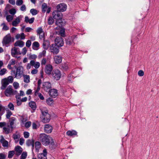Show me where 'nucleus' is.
<instances>
[{
  "instance_id": "nucleus-61",
  "label": "nucleus",
  "mask_w": 159,
  "mask_h": 159,
  "mask_svg": "<svg viewBox=\"0 0 159 159\" xmlns=\"http://www.w3.org/2000/svg\"><path fill=\"white\" fill-rule=\"evenodd\" d=\"M38 34L43 32V31L41 27L39 28L37 31Z\"/></svg>"
},
{
  "instance_id": "nucleus-59",
  "label": "nucleus",
  "mask_w": 159,
  "mask_h": 159,
  "mask_svg": "<svg viewBox=\"0 0 159 159\" xmlns=\"http://www.w3.org/2000/svg\"><path fill=\"white\" fill-rule=\"evenodd\" d=\"M20 10L22 11H25L26 10V8L25 5L23 4L20 7Z\"/></svg>"
},
{
  "instance_id": "nucleus-20",
  "label": "nucleus",
  "mask_w": 159,
  "mask_h": 159,
  "mask_svg": "<svg viewBox=\"0 0 159 159\" xmlns=\"http://www.w3.org/2000/svg\"><path fill=\"white\" fill-rule=\"evenodd\" d=\"M1 137L0 142L2 143V146L4 147L7 148L8 145V142L4 139L2 136H1Z\"/></svg>"
},
{
  "instance_id": "nucleus-4",
  "label": "nucleus",
  "mask_w": 159,
  "mask_h": 159,
  "mask_svg": "<svg viewBox=\"0 0 159 159\" xmlns=\"http://www.w3.org/2000/svg\"><path fill=\"white\" fill-rule=\"evenodd\" d=\"M32 66H34L35 69H37L40 66V63L39 62L36 61L34 60H31L30 63L27 64L26 68L27 69H30Z\"/></svg>"
},
{
  "instance_id": "nucleus-25",
  "label": "nucleus",
  "mask_w": 159,
  "mask_h": 159,
  "mask_svg": "<svg viewBox=\"0 0 159 159\" xmlns=\"http://www.w3.org/2000/svg\"><path fill=\"white\" fill-rule=\"evenodd\" d=\"M40 46V44L38 42H34L32 44V48L33 49L35 50H38Z\"/></svg>"
},
{
  "instance_id": "nucleus-53",
  "label": "nucleus",
  "mask_w": 159,
  "mask_h": 159,
  "mask_svg": "<svg viewBox=\"0 0 159 159\" xmlns=\"http://www.w3.org/2000/svg\"><path fill=\"white\" fill-rule=\"evenodd\" d=\"M46 62H47V61H46V58H43L42 59V60L41 61V65L42 66L45 65H46Z\"/></svg>"
},
{
  "instance_id": "nucleus-21",
  "label": "nucleus",
  "mask_w": 159,
  "mask_h": 159,
  "mask_svg": "<svg viewBox=\"0 0 159 159\" xmlns=\"http://www.w3.org/2000/svg\"><path fill=\"white\" fill-rule=\"evenodd\" d=\"M55 63L57 64H60L62 61V57L59 55L55 56L54 57Z\"/></svg>"
},
{
  "instance_id": "nucleus-5",
  "label": "nucleus",
  "mask_w": 159,
  "mask_h": 159,
  "mask_svg": "<svg viewBox=\"0 0 159 159\" xmlns=\"http://www.w3.org/2000/svg\"><path fill=\"white\" fill-rule=\"evenodd\" d=\"M52 75L54 80H58L61 77V71L58 70H55L52 71Z\"/></svg>"
},
{
  "instance_id": "nucleus-15",
  "label": "nucleus",
  "mask_w": 159,
  "mask_h": 159,
  "mask_svg": "<svg viewBox=\"0 0 159 159\" xmlns=\"http://www.w3.org/2000/svg\"><path fill=\"white\" fill-rule=\"evenodd\" d=\"M51 88V84L48 82H44L43 84V89L46 91H48Z\"/></svg>"
},
{
  "instance_id": "nucleus-46",
  "label": "nucleus",
  "mask_w": 159,
  "mask_h": 159,
  "mask_svg": "<svg viewBox=\"0 0 159 159\" xmlns=\"http://www.w3.org/2000/svg\"><path fill=\"white\" fill-rule=\"evenodd\" d=\"M30 12L33 15H35L38 13L37 11L34 9H32L30 10Z\"/></svg>"
},
{
  "instance_id": "nucleus-6",
  "label": "nucleus",
  "mask_w": 159,
  "mask_h": 159,
  "mask_svg": "<svg viewBox=\"0 0 159 159\" xmlns=\"http://www.w3.org/2000/svg\"><path fill=\"white\" fill-rule=\"evenodd\" d=\"M11 42V38L10 35L8 34L3 38L2 42L3 45L7 46Z\"/></svg>"
},
{
  "instance_id": "nucleus-3",
  "label": "nucleus",
  "mask_w": 159,
  "mask_h": 159,
  "mask_svg": "<svg viewBox=\"0 0 159 159\" xmlns=\"http://www.w3.org/2000/svg\"><path fill=\"white\" fill-rule=\"evenodd\" d=\"M14 73L15 74V77L17 79H20L24 75V68L23 66H20L16 68V73L15 71H13Z\"/></svg>"
},
{
  "instance_id": "nucleus-42",
  "label": "nucleus",
  "mask_w": 159,
  "mask_h": 159,
  "mask_svg": "<svg viewBox=\"0 0 159 159\" xmlns=\"http://www.w3.org/2000/svg\"><path fill=\"white\" fill-rule=\"evenodd\" d=\"M37 57V56L35 54H30L29 56V59L31 60H34Z\"/></svg>"
},
{
  "instance_id": "nucleus-16",
  "label": "nucleus",
  "mask_w": 159,
  "mask_h": 159,
  "mask_svg": "<svg viewBox=\"0 0 159 159\" xmlns=\"http://www.w3.org/2000/svg\"><path fill=\"white\" fill-rule=\"evenodd\" d=\"M49 93L50 96L55 98L58 95L57 90L55 89H52L49 91Z\"/></svg>"
},
{
  "instance_id": "nucleus-7",
  "label": "nucleus",
  "mask_w": 159,
  "mask_h": 159,
  "mask_svg": "<svg viewBox=\"0 0 159 159\" xmlns=\"http://www.w3.org/2000/svg\"><path fill=\"white\" fill-rule=\"evenodd\" d=\"M51 52L54 54H57L59 51V47L55 44H52L50 46Z\"/></svg>"
},
{
  "instance_id": "nucleus-23",
  "label": "nucleus",
  "mask_w": 159,
  "mask_h": 159,
  "mask_svg": "<svg viewBox=\"0 0 159 159\" xmlns=\"http://www.w3.org/2000/svg\"><path fill=\"white\" fill-rule=\"evenodd\" d=\"M43 47L44 49H47L50 45L49 42L47 40H43Z\"/></svg>"
},
{
  "instance_id": "nucleus-51",
  "label": "nucleus",
  "mask_w": 159,
  "mask_h": 159,
  "mask_svg": "<svg viewBox=\"0 0 159 159\" xmlns=\"http://www.w3.org/2000/svg\"><path fill=\"white\" fill-rule=\"evenodd\" d=\"M39 34V38L40 39L43 40L45 39V34L44 32Z\"/></svg>"
},
{
  "instance_id": "nucleus-9",
  "label": "nucleus",
  "mask_w": 159,
  "mask_h": 159,
  "mask_svg": "<svg viewBox=\"0 0 159 159\" xmlns=\"http://www.w3.org/2000/svg\"><path fill=\"white\" fill-rule=\"evenodd\" d=\"M52 15L54 19L57 20L58 19H62V14L58 10L53 11L52 13Z\"/></svg>"
},
{
  "instance_id": "nucleus-14",
  "label": "nucleus",
  "mask_w": 159,
  "mask_h": 159,
  "mask_svg": "<svg viewBox=\"0 0 159 159\" xmlns=\"http://www.w3.org/2000/svg\"><path fill=\"white\" fill-rule=\"evenodd\" d=\"M76 38L75 36H72L69 37L66 40V44L69 45H73L74 44V40Z\"/></svg>"
},
{
  "instance_id": "nucleus-30",
  "label": "nucleus",
  "mask_w": 159,
  "mask_h": 159,
  "mask_svg": "<svg viewBox=\"0 0 159 159\" xmlns=\"http://www.w3.org/2000/svg\"><path fill=\"white\" fill-rule=\"evenodd\" d=\"M63 23V22L62 21V19H58L56 20V21L55 22L56 25L61 27L62 26Z\"/></svg>"
},
{
  "instance_id": "nucleus-27",
  "label": "nucleus",
  "mask_w": 159,
  "mask_h": 159,
  "mask_svg": "<svg viewBox=\"0 0 159 159\" xmlns=\"http://www.w3.org/2000/svg\"><path fill=\"white\" fill-rule=\"evenodd\" d=\"M24 45V43L23 41L18 40L14 43V46L16 47L19 46L20 47H23Z\"/></svg>"
},
{
  "instance_id": "nucleus-58",
  "label": "nucleus",
  "mask_w": 159,
  "mask_h": 159,
  "mask_svg": "<svg viewBox=\"0 0 159 159\" xmlns=\"http://www.w3.org/2000/svg\"><path fill=\"white\" fill-rule=\"evenodd\" d=\"M38 70L36 69H34L31 71V73L32 75L36 74L38 72Z\"/></svg>"
},
{
  "instance_id": "nucleus-56",
  "label": "nucleus",
  "mask_w": 159,
  "mask_h": 159,
  "mask_svg": "<svg viewBox=\"0 0 159 159\" xmlns=\"http://www.w3.org/2000/svg\"><path fill=\"white\" fill-rule=\"evenodd\" d=\"M13 86L15 89H17L19 87V84L17 82H14L13 83Z\"/></svg>"
},
{
  "instance_id": "nucleus-18",
  "label": "nucleus",
  "mask_w": 159,
  "mask_h": 159,
  "mask_svg": "<svg viewBox=\"0 0 159 159\" xmlns=\"http://www.w3.org/2000/svg\"><path fill=\"white\" fill-rule=\"evenodd\" d=\"M8 81L7 79H4L2 80V86L1 89L3 90L5 89L7 85L9 84Z\"/></svg>"
},
{
  "instance_id": "nucleus-38",
  "label": "nucleus",
  "mask_w": 159,
  "mask_h": 159,
  "mask_svg": "<svg viewBox=\"0 0 159 159\" xmlns=\"http://www.w3.org/2000/svg\"><path fill=\"white\" fill-rule=\"evenodd\" d=\"M48 6L47 4L43 3L42 6V12L43 13L45 12L47 9L48 8Z\"/></svg>"
},
{
  "instance_id": "nucleus-35",
  "label": "nucleus",
  "mask_w": 159,
  "mask_h": 159,
  "mask_svg": "<svg viewBox=\"0 0 159 159\" xmlns=\"http://www.w3.org/2000/svg\"><path fill=\"white\" fill-rule=\"evenodd\" d=\"M35 148L37 151L39 152V149L41 147V143L40 142L37 141L35 143Z\"/></svg>"
},
{
  "instance_id": "nucleus-50",
  "label": "nucleus",
  "mask_w": 159,
  "mask_h": 159,
  "mask_svg": "<svg viewBox=\"0 0 159 159\" xmlns=\"http://www.w3.org/2000/svg\"><path fill=\"white\" fill-rule=\"evenodd\" d=\"M9 13L12 15L13 16V15L16 13V9L14 8L11 9H10L9 10Z\"/></svg>"
},
{
  "instance_id": "nucleus-39",
  "label": "nucleus",
  "mask_w": 159,
  "mask_h": 159,
  "mask_svg": "<svg viewBox=\"0 0 159 159\" xmlns=\"http://www.w3.org/2000/svg\"><path fill=\"white\" fill-rule=\"evenodd\" d=\"M54 20L53 18L50 16L49 17L48 19V23L49 25H52L54 22Z\"/></svg>"
},
{
  "instance_id": "nucleus-22",
  "label": "nucleus",
  "mask_w": 159,
  "mask_h": 159,
  "mask_svg": "<svg viewBox=\"0 0 159 159\" xmlns=\"http://www.w3.org/2000/svg\"><path fill=\"white\" fill-rule=\"evenodd\" d=\"M10 127L8 125H7L3 128V132L6 134H8L10 132Z\"/></svg>"
},
{
  "instance_id": "nucleus-44",
  "label": "nucleus",
  "mask_w": 159,
  "mask_h": 159,
  "mask_svg": "<svg viewBox=\"0 0 159 159\" xmlns=\"http://www.w3.org/2000/svg\"><path fill=\"white\" fill-rule=\"evenodd\" d=\"M1 26H3L2 29L4 30H9V27L6 25L4 23H3L1 25Z\"/></svg>"
},
{
  "instance_id": "nucleus-52",
  "label": "nucleus",
  "mask_w": 159,
  "mask_h": 159,
  "mask_svg": "<svg viewBox=\"0 0 159 159\" xmlns=\"http://www.w3.org/2000/svg\"><path fill=\"white\" fill-rule=\"evenodd\" d=\"M8 107L11 110H14V105L11 103H10L8 105Z\"/></svg>"
},
{
  "instance_id": "nucleus-26",
  "label": "nucleus",
  "mask_w": 159,
  "mask_h": 159,
  "mask_svg": "<svg viewBox=\"0 0 159 159\" xmlns=\"http://www.w3.org/2000/svg\"><path fill=\"white\" fill-rule=\"evenodd\" d=\"M77 132L75 130H68L66 132V134L69 136H73L77 135Z\"/></svg>"
},
{
  "instance_id": "nucleus-10",
  "label": "nucleus",
  "mask_w": 159,
  "mask_h": 159,
  "mask_svg": "<svg viewBox=\"0 0 159 159\" xmlns=\"http://www.w3.org/2000/svg\"><path fill=\"white\" fill-rule=\"evenodd\" d=\"M55 44L59 47H62L64 45L63 39L61 37H57L55 40Z\"/></svg>"
},
{
  "instance_id": "nucleus-64",
  "label": "nucleus",
  "mask_w": 159,
  "mask_h": 159,
  "mask_svg": "<svg viewBox=\"0 0 159 159\" xmlns=\"http://www.w3.org/2000/svg\"><path fill=\"white\" fill-rule=\"evenodd\" d=\"M6 156L2 153H0V159H5Z\"/></svg>"
},
{
  "instance_id": "nucleus-47",
  "label": "nucleus",
  "mask_w": 159,
  "mask_h": 159,
  "mask_svg": "<svg viewBox=\"0 0 159 159\" xmlns=\"http://www.w3.org/2000/svg\"><path fill=\"white\" fill-rule=\"evenodd\" d=\"M7 70L5 68H3L0 70V75H4L6 73Z\"/></svg>"
},
{
  "instance_id": "nucleus-2",
  "label": "nucleus",
  "mask_w": 159,
  "mask_h": 159,
  "mask_svg": "<svg viewBox=\"0 0 159 159\" xmlns=\"http://www.w3.org/2000/svg\"><path fill=\"white\" fill-rule=\"evenodd\" d=\"M42 115L40 116L41 121L44 123H47L50 121L51 117L50 115L48 113V111H43V110L41 109Z\"/></svg>"
},
{
  "instance_id": "nucleus-19",
  "label": "nucleus",
  "mask_w": 159,
  "mask_h": 159,
  "mask_svg": "<svg viewBox=\"0 0 159 159\" xmlns=\"http://www.w3.org/2000/svg\"><path fill=\"white\" fill-rule=\"evenodd\" d=\"M52 130V127L49 124L46 125L44 128V130L45 132L47 133H51Z\"/></svg>"
},
{
  "instance_id": "nucleus-54",
  "label": "nucleus",
  "mask_w": 159,
  "mask_h": 159,
  "mask_svg": "<svg viewBox=\"0 0 159 159\" xmlns=\"http://www.w3.org/2000/svg\"><path fill=\"white\" fill-rule=\"evenodd\" d=\"M27 156L26 152H23L21 155L20 159H25Z\"/></svg>"
},
{
  "instance_id": "nucleus-31",
  "label": "nucleus",
  "mask_w": 159,
  "mask_h": 159,
  "mask_svg": "<svg viewBox=\"0 0 159 159\" xmlns=\"http://www.w3.org/2000/svg\"><path fill=\"white\" fill-rule=\"evenodd\" d=\"M20 18L19 17H18L16 18L15 20L12 21V25L14 26H16L20 23Z\"/></svg>"
},
{
  "instance_id": "nucleus-17",
  "label": "nucleus",
  "mask_w": 159,
  "mask_h": 159,
  "mask_svg": "<svg viewBox=\"0 0 159 159\" xmlns=\"http://www.w3.org/2000/svg\"><path fill=\"white\" fill-rule=\"evenodd\" d=\"M53 69L52 66L50 64H48L46 66L45 68V73L48 74H50Z\"/></svg>"
},
{
  "instance_id": "nucleus-12",
  "label": "nucleus",
  "mask_w": 159,
  "mask_h": 159,
  "mask_svg": "<svg viewBox=\"0 0 159 159\" xmlns=\"http://www.w3.org/2000/svg\"><path fill=\"white\" fill-rule=\"evenodd\" d=\"M66 5L64 3H60L57 7V10L61 12L65 11L66 9Z\"/></svg>"
},
{
  "instance_id": "nucleus-36",
  "label": "nucleus",
  "mask_w": 159,
  "mask_h": 159,
  "mask_svg": "<svg viewBox=\"0 0 159 159\" xmlns=\"http://www.w3.org/2000/svg\"><path fill=\"white\" fill-rule=\"evenodd\" d=\"M61 67V69L64 70H66L69 68L68 64L66 63L63 64L62 65Z\"/></svg>"
},
{
  "instance_id": "nucleus-13",
  "label": "nucleus",
  "mask_w": 159,
  "mask_h": 159,
  "mask_svg": "<svg viewBox=\"0 0 159 159\" xmlns=\"http://www.w3.org/2000/svg\"><path fill=\"white\" fill-rule=\"evenodd\" d=\"M47 149L44 148L43 150V153H40L38 155V159H47Z\"/></svg>"
},
{
  "instance_id": "nucleus-37",
  "label": "nucleus",
  "mask_w": 159,
  "mask_h": 159,
  "mask_svg": "<svg viewBox=\"0 0 159 159\" xmlns=\"http://www.w3.org/2000/svg\"><path fill=\"white\" fill-rule=\"evenodd\" d=\"M16 119V118L14 117H12L11 118V120L10 121V125L9 126L11 129H13V125L14 124V121Z\"/></svg>"
},
{
  "instance_id": "nucleus-62",
  "label": "nucleus",
  "mask_w": 159,
  "mask_h": 159,
  "mask_svg": "<svg viewBox=\"0 0 159 159\" xmlns=\"http://www.w3.org/2000/svg\"><path fill=\"white\" fill-rule=\"evenodd\" d=\"M31 44V43L30 40H28L27 41L26 43V45L27 47L28 48H29Z\"/></svg>"
},
{
  "instance_id": "nucleus-57",
  "label": "nucleus",
  "mask_w": 159,
  "mask_h": 159,
  "mask_svg": "<svg viewBox=\"0 0 159 159\" xmlns=\"http://www.w3.org/2000/svg\"><path fill=\"white\" fill-rule=\"evenodd\" d=\"M27 51V49L26 47L22 49V52H21V54H22L24 55H25L26 54Z\"/></svg>"
},
{
  "instance_id": "nucleus-40",
  "label": "nucleus",
  "mask_w": 159,
  "mask_h": 159,
  "mask_svg": "<svg viewBox=\"0 0 159 159\" xmlns=\"http://www.w3.org/2000/svg\"><path fill=\"white\" fill-rule=\"evenodd\" d=\"M46 102L48 105H51L53 104V101L52 98H49L47 99Z\"/></svg>"
},
{
  "instance_id": "nucleus-60",
  "label": "nucleus",
  "mask_w": 159,
  "mask_h": 159,
  "mask_svg": "<svg viewBox=\"0 0 159 159\" xmlns=\"http://www.w3.org/2000/svg\"><path fill=\"white\" fill-rule=\"evenodd\" d=\"M7 79L9 83H12L13 81V78L11 76H9Z\"/></svg>"
},
{
  "instance_id": "nucleus-43",
  "label": "nucleus",
  "mask_w": 159,
  "mask_h": 159,
  "mask_svg": "<svg viewBox=\"0 0 159 159\" xmlns=\"http://www.w3.org/2000/svg\"><path fill=\"white\" fill-rule=\"evenodd\" d=\"M65 30L64 29H61L59 31V35L62 37H65Z\"/></svg>"
},
{
  "instance_id": "nucleus-8",
  "label": "nucleus",
  "mask_w": 159,
  "mask_h": 159,
  "mask_svg": "<svg viewBox=\"0 0 159 159\" xmlns=\"http://www.w3.org/2000/svg\"><path fill=\"white\" fill-rule=\"evenodd\" d=\"M16 92V91H14L12 89L11 86L9 85L6 89L5 92V94L6 96L8 97L14 94Z\"/></svg>"
},
{
  "instance_id": "nucleus-48",
  "label": "nucleus",
  "mask_w": 159,
  "mask_h": 159,
  "mask_svg": "<svg viewBox=\"0 0 159 159\" xmlns=\"http://www.w3.org/2000/svg\"><path fill=\"white\" fill-rule=\"evenodd\" d=\"M12 114V112L10 111H8L6 114V117L7 119H9L11 116Z\"/></svg>"
},
{
  "instance_id": "nucleus-24",
  "label": "nucleus",
  "mask_w": 159,
  "mask_h": 159,
  "mask_svg": "<svg viewBox=\"0 0 159 159\" xmlns=\"http://www.w3.org/2000/svg\"><path fill=\"white\" fill-rule=\"evenodd\" d=\"M20 133L17 131L16 132L15 134L13 135V137L15 140L16 142H17L19 141V139L20 138Z\"/></svg>"
},
{
  "instance_id": "nucleus-29",
  "label": "nucleus",
  "mask_w": 159,
  "mask_h": 159,
  "mask_svg": "<svg viewBox=\"0 0 159 159\" xmlns=\"http://www.w3.org/2000/svg\"><path fill=\"white\" fill-rule=\"evenodd\" d=\"M34 17H32L29 19L28 16H26L25 17V21L26 23H29L30 24H32L34 22Z\"/></svg>"
},
{
  "instance_id": "nucleus-32",
  "label": "nucleus",
  "mask_w": 159,
  "mask_h": 159,
  "mask_svg": "<svg viewBox=\"0 0 159 159\" xmlns=\"http://www.w3.org/2000/svg\"><path fill=\"white\" fill-rule=\"evenodd\" d=\"M22 76L23 77L24 82L28 83L30 82V76L29 75H24Z\"/></svg>"
},
{
  "instance_id": "nucleus-34",
  "label": "nucleus",
  "mask_w": 159,
  "mask_h": 159,
  "mask_svg": "<svg viewBox=\"0 0 159 159\" xmlns=\"http://www.w3.org/2000/svg\"><path fill=\"white\" fill-rule=\"evenodd\" d=\"M26 144L28 146H31L32 148L34 147V141L33 139L28 140L26 142Z\"/></svg>"
},
{
  "instance_id": "nucleus-41",
  "label": "nucleus",
  "mask_w": 159,
  "mask_h": 159,
  "mask_svg": "<svg viewBox=\"0 0 159 159\" xmlns=\"http://www.w3.org/2000/svg\"><path fill=\"white\" fill-rule=\"evenodd\" d=\"M13 18V15H8L6 16L7 20L8 22H11Z\"/></svg>"
},
{
  "instance_id": "nucleus-55",
  "label": "nucleus",
  "mask_w": 159,
  "mask_h": 159,
  "mask_svg": "<svg viewBox=\"0 0 159 159\" xmlns=\"http://www.w3.org/2000/svg\"><path fill=\"white\" fill-rule=\"evenodd\" d=\"M40 89V87L39 86H38L37 89L35 90L34 92V95L37 96L38 93H39V92Z\"/></svg>"
},
{
  "instance_id": "nucleus-33",
  "label": "nucleus",
  "mask_w": 159,
  "mask_h": 159,
  "mask_svg": "<svg viewBox=\"0 0 159 159\" xmlns=\"http://www.w3.org/2000/svg\"><path fill=\"white\" fill-rule=\"evenodd\" d=\"M29 105L33 110H35L36 109V106L34 102L31 101L29 102Z\"/></svg>"
},
{
  "instance_id": "nucleus-63",
  "label": "nucleus",
  "mask_w": 159,
  "mask_h": 159,
  "mask_svg": "<svg viewBox=\"0 0 159 159\" xmlns=\"http://www.w3.org/2000/svg\"><path fill=\"white\" fill-rule=\"evenodd\" d=\"M24 137L25 138H29V133L28 132H24Z\"/></svg>"
},
{
  "instance_id": "nucleus-1",
  "label": "nucleus",
  "mask_w": 159,
  "mask_h": 159,
  "mask_svg": "<svg viewBox=\"0 0 159 159\" xmlns=\"http://www.w3.org/2000/svg\"><path fill=\"white\" fill-rule=\"evenodd\" d=\"M39 140L42 144L45 146L50 144L52 146V148H54L56 145L54 142L52 138L45 134H42L40 135Z\"/></svg>"
},
{
  "instance_id": "nucleus-49",
  "label": "nucleus",
  "mask_w": 159,
  "mask_h": 159,
  "mask_svg": "<svg viewBox=\"0 0 159 159\" xmlns=\"http://www.w3.org/2000/svg\"><path fill=\"white\" fill-rule=\"evenodd\" d=\"M23 3V0H16V4L18 6H20L22 5Z\"/></svg>"
},
{
  "instance_id": "nucleus-11",
  "label": "nucleus",
  "mask_w": 159,
  "mask_h": 159,
  "mask_svg": "<svg viewBox=\"0 0 159 159\" xmlns=\"http://www.w3.org/2000/svg\"><path fill=\"white\" fill-rule=\"evenodd\" d=\"M21 53L19 48L13 47L11 49V55L14 57H16V55H21Z\"/></svg>"
},
{
  "instance_id": "nucleus-28",
  "label": "nucleus",
  "mask_w": 159,
  "mask_h": 159,
  "mask_svg": "<svg viewBox=\"0 0 159 159\" xmlns=\"http://www.w3.org/2000/svg\"><path fill=\"white\" fill-rule=\"evenodd\" d=\"M22 148L20 146H17L15 148V151L16 152V155H20L22 152Z\"/></svg>"
},
{
  "instance_id": "nucleus-45",
  "label": "nucleus",
  "mask_w": 159,
  "mask_h": 159,
  "mask_svg": "<svg viewBox=\"0 0 159 159\" xmlns=\"http://www.w3.org/2000/svg\"><path fill=\"white\" fill-rule=\"evenodd\" d=\"M15 154L14 151H11L9 152L8 157L9 158H11Z\"/></svg>"
}]
</instances>
